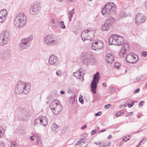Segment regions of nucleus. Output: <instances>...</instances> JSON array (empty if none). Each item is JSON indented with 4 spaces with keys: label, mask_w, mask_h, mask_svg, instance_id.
<instances>
[{
    "label": "nucleus",
    "mask_w": 147,
    "mask_h": 147,
    "mask_svg": "<svg viewBox=\"0 0 147 147\" xmlns=\"http://www.w3.org/2000/svg\"><path fill=\"white\" fill-rule=\"evenodd\" d=\"M30 87L31 85L29 83H25L20 80L16 85L14 90L15 93L16 94L22 93L27 94L30 90Z\"/></svg>",
    "instance_id": "nucleus-1"
},
{
    "label": "nucleus",
    "mask_w": 147,
    "mask_h": 147,
    "mask_svg": "<svg viewBox=\"0 0 147 147\" xmlns=\"http://www.w3.org/2000/svg\"><path fill=\"white\" fill-rule=\"evenodd\" d=\"M26 20V17L24 13H21L18 14L14 19V24L15 27L17 28H22L25 25Z\"/></svg>",
    "instance_id": "nucleus-2"
},
{
    "label": "nucleus",
    "mask_w": 147,
    "mask_h": 147,
    "mask_svg": "<svg viewBox=\"0 0 147 147\" xmlns=\"http://www.w3.org/2000/svg\"><path fill=\"white\" fill-rule=\"evenodd\" d=\"M124 38L121 36L118 35H112L109 39V45H114L117 46H121L124 42Z\"/></svg>",
    "instance_id": "nucleus-3"
},
{
    "label": "nucleus",
    "mask_w": 147,
    "mask_h": 147,
    "mask_svg": "<svg viewBox=\"0 0 147 147\" xmlns=\"http://www.w3.org/2000/svg\"><path fill=\"white\" fill-rule=\"evenodd\" d=\"M116 8L115 3L113 2H109L106 4L102 9L101 12L103 15H109L112 12L115 11Z\"/></svg>",
    "instance_id": "nucleus-4"
},
{
    "label": "nucleus",
    "mask_w": 147,
    "mask_h": 147,
    "mask_svg": "<svg viewBox=\"0 0 147 147\" xmlns=\"http://www.w3.org/2000/svg\"><path fill=\"white\" fill-rule=\"evenodd\" d=\"M81 59L83 64L87 65H95L96 63V59L89 54L84 53Z\"/></svg>",
    "instance_id": "nucleus-5"
},
{
    "label": "nucleus",
    "mask_w": 147,
    "mask_h": 147,
    "mask_svg": "<svg viewBox=\"0 0 147 147\" xmlns=\"http://www.w3.org/2000/svg\"><path fill=\"white\" fill-rule=\"evenodd\" d=\"M95 33V31L94 30L87 29L82 32L81 37L83 40H89L92 41L94 37Z\"/></svg>",
    "instance_id": "nucleus-6"
},
{
    "label": "nucleus",
    "mask_w": 147,
    "mask_h": 147,
    "mask_svg": "<svg viewBox=\"0 0 147 147\" xmlns=\"http://www.w3.org/2000/svg\"><path fill=\"white\" fill-rule=\"evenodd\" d=\"M33 37L31 36H30L26 38H22L19 44V49L22 51L24 49H27Z\"/></svg>",
    "instance_id": "nucleus-7"
},
{
    "label": "nucleus",
    "mask_w": 147,
    "mask_h": 147,
    "mask_svg": "<svg viewBox=\"0 0 147 147\" xmlns=\"http://www.w3.org/2000/svg\"><path fill=\"white\" fill-rule=\"evenodd\" d=\"M99 73L97 72L95 74L93 77V80L92 81L90 84V88L91 91L94 94L96 93V89L97 85L99 82L100 80V77L99 75Z\"/></svg>",
    "instance_id": "nucleus-8"
},
{
    "label": "nucleus",
    "mask_w": 147,
    "mask_h": 147,
    "mask_svg": "<svg viewBox=\"0 0 147 147\" xmlns=\"http://www.w3.org/2000/svg\"><path fill=\"white\" fill-rule=\"evenodd\" d=\"M9 38V31H3L0 34V45L3 46L6 45L8 42Z\"/></svg>",
    "instance_id": "nucleus-9"
},
{
    "label": "nucleus",
    "mask_w": 147,
    "mask_h": 147,
    "mask_svg": "<svg viewBox=\"0 0 147 147\" xmlns=\"http://www.w3.org/2000/svg\"><path fill=\"white\" fill-rule=\"evenodd\" d=\"M19 110L18 116L20 119L22 121L27 120L29 117L28 110L26 109L22 108H20Z\"/></svg>",
    "instance_id": "nucleus-10"
},
{
    "label": "nucleus",
    "mask_w": 147,
    "mask_h": 147,
    "mask_svg": "<svg viewBox=\"0 0 147 147\" xmlns=\"http://www.w3.org/2000/svg\"><path fill=\"white\" fill-rule=\"evenodd\" d=\"M127 62L134 64L136 63L139 60L138 56L132 52L128 53L125 57Z\"/></svg>",
    "instance_id": "nucleus-11"
},
{
    "label": "nucleus",
    "mask_w": 147,
    "mask_h": 147,
    "mask_svg": "<svg viewBox=\"0 0 147 147\" xmlns=\"http://www.w3.org/2000/svg\"><path fill=\"white\" fill-rule=\"evenodd\" d=\"M44 42L47 45H51L57 44L58 41L57 39H54L53 35L52 34H48L44 38Z\"/></svg>",
    "instance_id": "nucleus-12"
},
{
    "label": "nucleus",
    "mask_w": 147,
    "mask_h": 147,
    "mask_svg": "<svg viewBox=\"0 0 147 147\" xmlns=\"http://www.w3.org/2000/svg\"><path fill=\"white\" fill-rule=\"evenodd\" d=\"M146 19V17L143 14L138 13L136 16L135 24L137 26H138L144 22Z\"/></svg>",
    "instance_id": "nucleus-13"
},
{
    "label": "nucleus",
    "mask_w": 147,
    "mask_h": 147,
    "mask_svg": "<svg viewBox=\"0 0 147 147\" xmlns=\"http://www.w3.org/2000/svg\"><path fill=\"white\" fill-rule=\"evenodd\" d=\"M104 46V44L101 40H94L92 43L91 48L92 49L96 50L97 49H102Z\"/></svg>",
    "instance_id": "nucleus-14"
},
{
    "label": "nucleus",
    "mask_w": 147,
    "mask_h": 147,
    "mask_svg": "<svg viewBox=\"0 0 147 147\" xmlns=\"http://www.w3.org/2000/svg\"><path fill=\"white\" fill-rule=\"evenodd\" d=\"M49 63L50 65L57 66L59 64L58 58L55 55H52L49 58Z\"/></svg>",
    "instance_id": "nucleus-15"
},
{
    "label": "nucleus",
    "mask_w": 147,
    "mask_h": 147,
    "mask_svg": "<svg viewBox=\"0 0 147 147\" xmlns=\"http://www.w3.org/2000/svg\"><path fill=\"white\" fill-rule=\"evenodd\" d=\"M84 74V69L83 68H80L78 71L73 73V75L77 79H79L81 82H83L84 81L83 76Z\"/></svg>",
    "instance_id": "nucleus-16"
},
{
    "label": "nucleus",
    "mask_w": 147,
    "mask_h": 147,
    "mask_svg": "<svg viewBox=\"0 0 147 147\" xmlns=\"http://www.w3.org/2000/svg\"><path fill=\"white\" fill-rule=\"evenodd\" d=\"M40 4L38 3H35L32 6L31 9H30V12L31 14L35 15L37 14L40 9Z\"/></svg>",
    "instance_id": "nucleus-17"
},
{
    "label": "nucleus",
    "mask_w": 147,
    "mask_h": 147,
    "mask_svg": "<svg viewBox=\"0 0 147 147\" xmlns=\"http://www.w3.org/2000/svg\"><path fill=\"white\" fill-rule=\"evenodd\" d=\"M7 15V12L5 9H3L0 11V22L3 23L6 20Z\"/></svg>",
    "instance_id": "nucleus-18"
},
{
    "label": "nucleus",
    "mask_w": 147,
    "mask_h": 147,
    "mask_svg": "<svg viewBox=\"0 0 147 147\" xmlns=\"http://www.w3.org/2000/svg\"><path fill=\"white\" fill-rule=\"evenodd\" d=\"M130 49L129 46L127 43H125L122 49L121 50L119 55L121 56H123L124 54L126 53V52L128 51Z\"/></svg>",
    "instance_id": "nucleus-19"
},
{
    "label": "nucleus",
    "mask_w": 147,
    "mask_h": 147,
    "mask_svg": "<svg viewBox=\"0 0 147 147\" xmlns=\"http://www.w3.org/2000/svg\"><path fill=\"white\" fill-rule=\"evenodd\" d=\"M105 60L106 62L108 63L111 64L113 63L114 60V56L111 53H108L106 56Z\"/></svg>",
    "instance_id": "nucleus-20"
},
{
    "label": "nucleus",
    "mask_w": 147,
    "mask_h": 147,
    "mask_svg": "<svg viewBox=\"0 0 147 147\" xmlns=\"http://www.w3.org/2000/svg\"><path fill=\"white\" fill-rule=\"evenodd\" d=\"M62 109V107L60 104H59L57 105L56 107H55L54 109H53L52 111L54 115H57L61 112Z\"/></svg>",
    "instance_id": "nucleus-21"
},
{
    "label": "nucleus",
    "mask_w": 147,
    "mask_h": 147,
    "mask_svg": "<svg viewBox=\"0 0 147 147\" xmlns=\"http://www.w3.org/2000/svg\"><path fill=\"white\" fill-rule=\"evenodd\" d=\"M115 21V19L111 16H109L105 20V21L109 24L112 27L114 26Z\"/></svg>",
    "instance_id": "nucleus-22"
},
{
    "label": "nucleus",
    "mask_w": 147,
    "mask_h": 147,
    "mask_svg": "<svg viewBox=\"0 0 147 147\" xmlns=\"http://www.w3.org/2000/svg\"><path fill=\"white\" fill-rule=\"evenodd\" d=\"M60 103V102L57 99L54 100H53L51 103L50 105V107L52 111L53 109H54L55 107H56Z\"/></svg>",
    "instance_id": "nucleus-23"
},
{
    "label": "nucleus",
    "mask_w": 147,
    "mask_h": 147,
    "mask_svg": "<svg viewBox=\"0 0 147 147\" xmlns=\"http://www.w3.org/2000/svg\"><path fill=\"white\" fill-rule=\"evenodd\" d=\"M112 27L109 24H108L105 21V23L102 25L101 26V29L103 31H108Z\"/></svg>",
    "instance_id": "nucleus-24"
},
{
    "label": "nucleus",
    "mask_w": 147,
    "mask_h": 147,
    "mask_svg": "<svg viewBox=\"0 0 147 147\" xmlns=\"http://www.w3.org/2000/svg\"><path fill=\"white\" fill-rule=\"evenodd\" d=\"M10 52L9 50H7L4 52L2 56V59L4 60H7L10 57Z\"/></svg>",
    "instance_id": "nucleus-25"
},
{
    "label": "nucleus",
    "mask_w": 147,
    "mask_h": 147,
    "mask_svg": "<svg viewBox=\"0 0 147 147\" xmlns=\"http://www.w3.org/2000/svg\"><path fill=\"white\" fill-rule=\"evenodd\" d=\"M40 123L44 126H47L48 124V120L46 117L43 116L40 119Z\"/></svg>",
    "instance_id": "nucleus-26"
},
{
    "label": "nucleus",
    "mask_w": 147,
    "mask_h": 147,
    "mask_svg": "<svg viewBox=\"0 0 147 147\" xmlns=\"http://www.w3.org/2000/svg\"><path fill=\"white\" fill-rule=\"evenodd\" d=\"M59 126L55 123L53 124L51 127L52 131L56 133L59 129Z\"/></svg>",
    "instance_id": "nucleus-27"
},
{
    "label": "nucleus",
    "mask_w": 147,
    "mask_h": 147,
    "mask_svg": "<svg viewBox=\"0 0 147 147\" xmlns=\"http://www.w3.org/2000/svg\"><path fill=\"white\" fill-rule=\"evenodd\" d=\"M33 135L35 138L36 140L37 143L38 144H41L42 142L40 134H33Z\"/></svg>",
    "instance_id": "nucleus-28"
},
{
    "label": "nucleus",
    "mask_w": 147,
    "mask_h": 147,
    "mask_svg": "<svg viewBox=\"0 0 147 147\" xmlns=\"http://www.w3.org/2000/svg\"><path fill=\"white\" fill-rule=\"evenodd\" d=\"M80 142V147H86L87 146V142H85V139L84 138L82 139L79 140Z\"/></svg>",
    "instance_id": "nucleus-29"
},
{
    "label": "nucleus",
    "mask_w": 147,
    "mask_h": 147,
    "mask_svg": "<svg viewBox=\"0 0 147 147\" xmlns=\"http://www.w3.org/2000/svg\"><path fill=\"white\" fill-rule=\"evenodd\" d=\"M76 94L74 93L71 96L70 101L71 104H73L75 101Z\"/></svg>",
    "instance_id": "nucleus-30"
},
{
    "label": "nucleus",
    "mask_w": 147,
    "mask_h": 147,
    "mask_svg": "<svg viewBox=\"0 0 147 147\" xmlns=\"http://www.w3.org/2000/svg\"><path fill=\"white\" fill-rule=\"evenodd\" d=\"M5 130L2 126H0V138L2 137L4 135Z\"/></svg>",
    "instance_id": "nucleus-31"
},
{
    "label": "nucleus",
    "mask_w": 147,
    "mask_h": 147,
    "mask_svg": "<svg viewBox=\"0 0 147 147\" xmlns=\"http://www.w3.org/2000/svg\"><path fill=\"white\" fill-rule=\"evenodd\" d=\"M74 8L72 9L71 10L69 11V16L70 17H73L74 13Z\"/></svg>",
    "instance_id": "nucleus-32"
},
{
    "label": "nucleus",
    "mask_w": 147,
    "mask_h": 147,
    "mask_svg": "<svg viewBox=\"0 0 147 147\" xmlns=\"http://www.w3.org/2000/svg\"><path fill=\"white\" fill-rule=\"evenodd\" d=\"M39 123H40V118L38 117L34 120V125H35Z\"/></svg>",
    "instance_id": "nucleus-33"
},
{
    "label": "nucleus",
    "mask_w": 147,
    "mask_h": 147,
    "mask_svg": "<svg viewBox=\"0 0 147 147\" xmlns=\"http://www.w3.org/2000/svg\"><path fill=\"white\" fill-rule=\"evenodd\" d=\"M18 145L16 142L14 141H12L11 142V144L10 147H17Z\"/></svg>",
    "instance_id": "nucleus-34"
},
{
    "label": "nucleus",
    "mask_w": 147,
    "mask_h": 147,
    "mask_svg": "<svg viewBox=\"0 0 147 147\" xmlns=\"http://www.w3.org/2000/svg\"><path fill=\"white\" fill-rule=\"evenodd\" d=\"M59 26L60 27L63 29L65 28V26L64 24V22L63 21H61L59 23Z\"/></svg>",
    "instance_id": "nucleus-35"
},
{
    "label": "nucleus",
    "mask_w": 147,
    "mask_h": 147,
    "mask_svg": "<svg viewBox=\"0 0 147 147\" xmlns=\"http://www.w3.org/2000/svg\"><path fill=\"white\" fill-rule=\"evenodd\" d=\"M124 111L122 110L117 113L116 115L117 117H118L122 115L124 113Z\"/></svg>",
    "instance_id": "nucleus-36"
},
{
    "label": "nucleus",
    "mask_w": 147,
    "mask_h": 147,
    "mask_svg": "<svg viewBox=\"0 0 147 147\" xmlns=\"http://www.w3.org/2000/svg\"><path fill=\"white\" fill-rule=\"evenodd\" d=\"M110 93H113L114 92L115 89L113 87H111L109 89Z\"/></svg>",
    "instance_id": "nucleus-37"
},
{
    "label": "nucleus",
    "mask_w": 147,
    "mask_h": 147,
    "mask_svg": "<svg viewBox=\"0 0 147 147\" xmlns=\"http://www.w3.org/2000/svg\"><path fill=\"white\" fill-rule=\"evenodd\" d=\"M116 69H119L120 66V64L118 63H116L114 65Z\"/></svg>",
    "instance_id": "nucleus-38"
},
{
    "label": "nucleus",
    "mask_w": 147,
    "mask_h": 147,
    "mask_svg": "<svg viewBox=\"0 0 147 147\" xmlns=\"http://www.w3.org/2000/svg\"><path fill=\"white\" fill-rule=\"evenodd\" d=\"M111 144V142H109L107 144H105L103 145V146H101V147H105L107 146H110Z\"/></svg>",
    "instance_id": "nucleus-39"
},
{
    "label": "nucleus",
    "mask_w": 147,
    "mask_h": 147,
    "mask_svg": "<svg viewBox=\"0 0 147 147\" xmlns=\"http://www.w3.org/2000/svg\"><path fill=\"white\" fill-rule=\"evenodd\" d=\"M82 96L80 95L79 98V101L82 104L84 103V101L82 98Z\"/></svg>",
    "instance_id": "nucleus-40"
},
{
    "label": "nucleus",
    "mask_w": 147,
    "mask_h": 147,
    "mask_svg": "<svg viewBox=\"0 0 147 147\" xmlns=\"http://www.w3.org/2000/svg\"><path fill=\"white\" fill-rule=\"evenodd\" d=\"M56 75L59 76H60L61 75V70H57L56 73Z\"/></svg>",
    "instance_id": "nucleus-41"
},
{
    "label": "nucleus",
    "mask_w": 147,
    "mask_h": 147,
    "mask_svg": "<svg viewBox=\"0 0 147 147\" xmlns=\"http://www.w3.org/2000/svg\"><path fill=\"white\" fill-rule=\"evenodd\" d=\"M111 104H109L105 105V108L106 109H108V108L111 107Z\"/></svg>",
    "instance_id": "nucleus-42"
},
{
    "label": "nucleus",
    "mask_w": 147,
    "mask_h": 147,
    "mask_svg": "<svg viewBox=\"0 0 147 147\" xmlns=\"http://www.w3.org/2000/svg\"><path fill=\"white\" fill-rule=\"evenodd\" d=\"M134 103V101H132L131 103L130 104H128V106L129 107H131Z\"/></svg>",
    "instance_id": "nucleus-43"
},
{
    "label": "nucleus",
    "mask_w": 147,
    "mask_h": 147,
    "mask_svg": "<svg viewBox=\"0 0 147 147\" xmlns=\"http://www.w3.org/2000/svg\"><path fill=\"white\" fill-rule=\"evenodd\" d=\"M102 115V112L100 111H99L98 113H96L95 114V115L96 116H100Z\"/></svg>",
    "instance_id": "nucleus-44"
},
{
    "label": "nucleus",
    "mask_w": 147,
    "mask_h": 147,
    "mask_svg": "<svg viewBox=\"0 0 147 147\" xmlns=\"http://www.w3.org/2000/svg\"><path fill=\"white\" fill-rule=\"evenodd\" d=\"M35 138L34 136L33 135V136H31L30 138V140L32 141H34L35 140Z\"/></svg>",
    "instance_id": "nucleus-45"
},
{
    "label": "nucleus",
    "mask_w": 147,
    "mask_h": 147,
    "mask_svg": "<svg viewBox=\"0 0 147 147\" xmlns=\"http://www.w3.org/2000/svg\"><path fill=\"white\" fill-rule=\"evenodd\" d=\"M142 55L144 57H145L147 55V53L146 51L143 52L142 53Z\"/></svg>",
    "instance_id": "nucleus-46"
},
{
    "label": "nucleus",
    "mask_w": 147,
    "mask_h": 147,
    "mask_svg": "<svg viewBox=\"0 0 147 147\" xmlns=\"http://www.w3.org/2000/svg\"><path fill=\"white\" fill-rule=\"evenodd\" d=\"M132 114V113L131 112L127 113L125 115V116H129V115H131Z\"/></svg>",
    "instance_id": "nucleus-47"
},
{
    "label": "nucleus",
    "mask_w": 147,
    "mask_h": 147,
    "mask_svg": "<svg viewBox=\"0 0 147 147\" xmlns=\"http://www.w3.org/2000/svg\"><path fill=\"white\" fill-rule=\"evenodd\" d=\"M140 90L139 88L135 90V92H134V93H138L139 92Z\"/></svg>",
    "instance_id": "nucleus-48"
},
{
    "label": "nucleus",
    "mask_w": 147,
    "mask_h": 147,
    "mask_svg": "<svg viewBox=\"0 0 147 147\" xmlns=\"http://www.w3.org/2000/svg\"><path fill=\"white\" fill-rule=\"evenodd\" d=\"M129 139V138H127V137H125L123 139V141H127V140H128Z\"/></svg>",
    "instance_id": "nucleus-49"
},
{
    "label": "nucleus",
    "mask_w": 147,
    "mask_h": 147,
    "mask_svg": "<svg viewBox=\"0 0 147 147\" xmlns=\"http://www.w3.org/2000/svg\"><path fill=\"white\" fill-rule=\"evenodd\" d=\"M144 5L145 8L147 10V1L145 2Z\"/></svg>",
    "instance_id": "nucleus-50"
},
{
    "label": "nucleus",
    "mask_w": 147,
    "mask_h": 147,
    "mask_svg": "<svg viewBox=\"0 0 147 147\" xmlns=\"http://www.w3.org/2000/svg\"><path fill=\"white\" fill-rule=\"evenodd\" d=\"M51 22L53 24H54L55 23V20L53 19H52L51 20Z\"/></svg>",
    "instance_id": "nucleus-51"
},
{
    "label": "nucleus",
    "mask_w": 147,
    "mask_h": 147,
    "mask_svg": "<svg viewBox=\"0 0 147 147\" xmlns=\"http://www.w3.org/2000/svg\"><path fill=\"white\" fill-rule=\"evenodd\" d=\"M87 127V125H85L84 126H82L81 128L82 129H84V128H86Z\"/></svg>",
    "instance_id": "nucleus-52"
},
{
    "label": "nucleus",
    "mask_w": 147,
    "mask_h": 147,
    "mask_svg": "<svg viewBox=\"0 0 147 147\" xmlns=\"http://www.w3.org/2000/svg\"><path fill=\"white\" fill-rule=\"evenodd\" d=\"M96 131L94 130L92 131V132H91V134L92 135H93L95 134L96 133Z\"/></svg>",
    "instance_id": "nucleus-53"
},
{
    "label": "nucleus",
    "mask_w": 147,
    "mask_h": 147,
    "mask_svg": "<svg viewBox=\"0 0 147 147\" xmlns=\"http://www.w3.org/2000/svg\"><path fill=\"white\" fill-rule=\"evenodd\" d=\"M106 131V129H102L100 131L99 133H100L101 132H103L104 131Z\"/></svg>",
    "instance_id": "nucleus-54"
},
{
    "label": "nucleus",
    "mask_w": 147,
    "mask_h": 147,
    "mask_svg": "<svg viewBox=\"0 0 147 147\" xmlns=\"http://www.w3.org/2000/svg\"><path fill=\"white\" fill-rule=\"evenodd\" d=\"M144 101H141V102L139 103V106H142L143 105V104L142 103V102H143Z\"/></svg>",
    "instance_id": "nucleus-55"
},
{
    "label": "nucleus",
    "mask_w": 147,
    "mask_h": 147,
    "mask_svg": "<svg viewBox=\"0 0 147 147\" xmlns=\"http://www.w3.org/2000/svg\"><path fill=\"white\" fill-rule=\"evenodd\" d=\"M112 136L111 135H110L108 136V137H107V139L108 140H109L110 139V138H112Z\"/></svg>",
    "instance_id": "nucleus-56"
},
{
    "label": "nucleus",
    "mask_w": 147,
    "mask_h": 147,
    "mask_svg": "<svg viewBox=\"0 0 147 147\" xmlns=\"http://www.w3.org/2000/svg\"><path fill=\"white\" fill-rule=\"evenodd\" d=\"M61 94H65V92L64 91H61L60 92Z\"/></svg>",
    "instance_id": "nucleus-57"
},
{
    "label": "nucleus",
    "mask_w": 147,
    "mask_h": 147,
    "mask_svg": "<svg viewBox=\"0 0 147 147\" xmlns=\"http://www.w3.org/2000/svg\"><path fill=\"white\" fill-rule=\"evenodd\" d=\"M105 87H106L107 86V84L105 83H104L102 84Z\"/></svg>",
    "instance_id": "nucleus-58"
},
{
    "label": "nucleus",
    "mask_w": 147,
    "mask_h": 147,
    "mask_svg": "<svg viewBox=\"0 0 147 147\" xmlns=\"http://www.w3.org/2000/svg\"><path fill=\"white\" fill-rule=\"evenodd\" d=\"M73 17L69 16V21L71 22V19Z\"/></svg>",
    "instance_id": "nucleus-59"
},
{
    "label": "nucleus",
    "mask_w": 147,
    "mask_h": 147,
    "mask_svg": "<svg viewBox=\"0 0 147 147\" xmlns=\"http://www.w3.org/2000/svg\"><path fill=\"white\" fill-rule=\"evenodd\" d=\"M67 1L69 2H74L75 0H67Z\"/></svg>",
    "instance_id": "nucleus-60"
},
{
    "label": "nucleus",
    "mask_w": 147,
    "mask_h": 147,
    "mask_svg": "<svg viewBox=\"0 0 147 147\" xmlns=\"http://www.w3.org/2000/svg\"><path fill=\"white\" fill-rule=\"evenodd\" d=\"M80 142L79 141L78 142L76 143V145H78L79 144H80Z\"/></svg>",
    "instance_id": "nucleus-61"
},
{
    "label": "nucleus",
    "mask_w": 147,
    "mask_h": 147,
    "mask_svg": "<svg viewBox=\"0 0 147 147\" xmlns=\"http://www.w3.org/2000/svg\"><path fill=\"white\" fill-rule=\"evenodd\" d=\"M95 144L97 145H100L101 144V143L100 142H97V143H95Z\"/></svg>",
    "instance_id": "nucleus-62"
},
{
    "label": "nucleus",
    "mask_w": 147,
    "mask_h": 147,
    "mask_svg": "<svg viewBox=\"0 0 147 147\" xmlns=\"http://www.w3.org/2000/svg\"><path fill=\"white\" fill-rule=\"evenodd\" d=\"M1 144L2 145H4V143L3 142H1Z\"/></svg>",
    "instance_id": "nucleus-63"
},
{
    "label": "nucleus",
    "mask_w": 147,
    "mask_h": 147,
    "mask_svg": "<svg viewBox=\"0 0 147 147\" xmlns=\"http://www.w3.org/2000/svg\"><path fill=\"white\" fill-rule=\"evenodd\" d=\"M141 143H140V142L139 143V144H138V146L137 147H138V146H139V145H141Z\"/></svg>",
    "instance_id": "nucleus-64"
}]
</instances>
